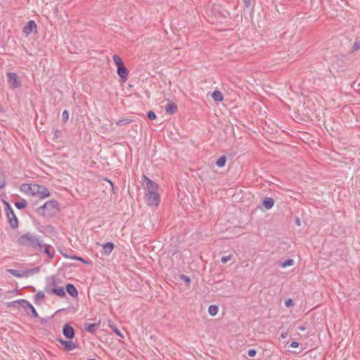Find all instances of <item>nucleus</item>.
Instances as JSON below:
<instances>
[{"label": "nucleus", "mask_w": 360, "mask_h": 360, "mask_svg": "<svg viewBox=\"0 0 360 360\" xmlns=\"http://www.w3.org/2000/svg\"><path fill=\"white\" fill-rule=\"evenodd\" d=\"M17 244L32 248L34 250L41 252L44 242L41 238L34 233L27 232L17 239Z\"/></svg>", "instance_id": "f257e3e1"}, {"label": "nucleus", "mask_w": 360, "mask_h": 360, "mask_svg": "<svg viewBox=\"0 0 360 360\" xmlns=\"http://www.w3.org/2000/svg\"><path fill=\"white\" fill-rule=\"evenodd\" d=\"M59 210L58 202L56 200L46 201L43 205L39 207L36 212L43 216H53Z\"/></svg>", "instance_id": "f03ea898"}, {"label": "nucleus", "mask_w": 360, "mask_h": 360, "mask_svg": "<svg viewBox=\"0 0 360 360\" xmlns=\"http://www.w3.org/2000/svg\"><path fill=\"white\" fill-rule=\"evenodd\" d=\"M44 291L48 294H54L60 297L65 296V292L63 287L56 285V278L54 276L47 277Z\"/></svg>", "instance_id": "7ed1b4c3"}, {"label": "nucleus", "mask_w": 360, "mask_h": 360, "mask_svg": "<svg viewBox=\"0 0 360 360\" xmlns=\"http://www.w3.org/2000/svg\"><path fill=\"white\" fill-rule=\"evenodd\" d=\"M4 203L6 205V207H5L6 215L8 219V223L12 229H15L18 227V219L16 217L10 204L7 202H4Z\"/></svg>", "instance_id": "20e7f679"}, {"label": "nucleus", "mask_w": 360, "mask_h": 360, "mask_svg": "<svg viewBox=\"0 0 360 360\" xmlns=\"http://www.w3.org/2000/svg\"><path fill=\"white\" fill-rule=\"evenodd\" d=\"M59 345L58 347L62 348L63 350L69 352L76 349L78 347V344L73 341L72 339H57Z\"/></svg>", "instance_id": "39448f33"}, {"label": "nucleus", "mask_w": 360, "mask_h": 360, "mask_svg": "<svg viewBox=\"0 0 360 360\" xmlns=\"http://www.w3.org/2000/svg\"><path fill=\"white\" fill-rule=\"evenodd\" d=\"M145 200L148 205L157 207L160 200V195L158 192L146 193Z\"/></svg>", "instance_id": "423d86ee"}, {"label": "nucleus", "mask_w": 360, "mask_h": 360, "mask_svg": "<svg viewBox=\"0 0 360 360\" xmlns=\"http://www.w3.org/2000/svg\"><path fill=\"white\" fill-rule=\"evenodd\" d=\"M6 75L8 82L12 89H16L20 86L21 84L16 73L8 72Z\"/></svg>", "instance_id": "0eeeda50"}, {"label": "nucleus", "mask_w": 360, "mask_h": 360, "mask_svg": "<svg viewBox=\"0 0 360 360\" xmlns=\"http://www.w3.org/2000/svg\"><path fill=\"white\" fill-rule=\"evenodd\" d=\"M145 179L146 186L145 190L146 193L150 192H158V185L155 182L153 181L150 179L143 176Z\"/></svg>", "instance_id": "6e6552de"}, {"label": "nucleus", "mask_w": 360, "mask_h": 360, "mask_svg": "<svg viewBox=\"0 0 360 360\" xmlns=\"http://www.w3.org/2000/svg\"><path fill=\"white\" fill-rule=\"evenodd\" d=\"M23 33L28 36L33 32H37V24L34 20H30L24 26L22 29Z\"/></svg>", "instance_id": "1a4fd4ad"}, {"label": "nucleus", "mask_w": 360, "mask_h": 360, "mask_svg": "<svg viewBox=\"0 0 360 360\" xmlns=\"http://www.w3.org/2000/svg\"><path fill=\"white\" fill-rule=\"evenodd\" d=\"M63 334L65 338H74L75 330L70 324H65L63 328Z\"/></svg>", "instance_id": "9d476101"}, {"label": "nucleus", "mask_w": 360, "mask_h": 360, "mask_svg": "<svg viewBox=\"0 0 360 360\" xmlns=\"http://www.w3.org/2000/svg\"><path fill=\"white\" fill-rule=\"evenodd\" d=\"M42 251L46 254L50 259H53L55 255V250L52 245L44 243Z\"/></svg>", "instance_id": "9b49d317"}, {"label": "nucleus", "mask_w": 360, "mask_h": 360, "mask_svg": "<svg viewBox=\"0 0 360 360\" xmlns=\"http://www.w3.org/2000/svg\"><path fill=\"white\" fill-rule=\"evenodd\" d=\"M117 72L122 80H127V76L129 73V71L127 68L124 66V65L117 67Z\"/></svg>", "instance_id": "f8f14e48"}, {"label": "nucleus", "mask_w": 360, "mask_h": 360, "mask_svg": "<svg viewBox=\"0 0 360 360\" xmlns=\"http://www.w3.org/2000/svg\"><path fill=\"white\" fill-rule=\"evenodd\" d=\"M98 327H99V323H85L84 324V330L88 331L91 334H94L96 329L98 328Z\"/></svg>", "instance_id": "ddd939ff"}, {"label": "nucleus", "mask_w": 360, "mask_h": 360, "mask_svg": "<svg viewBox=\"0 0 360 360\" xmlns=\"http://www.w3.org/2000/svg\"><path fill=\"white\" fill-rule=\"evenodd\" d=\"M50 195V192L47 188L45 186L40 185L39 193L37 194V197H39L41 199L47 198Z\"/></svg>", "instance_id": "4468645a"}, {"label": "nucleus", "mask_w": 360, "mask_h": 360, "mask_svg": "<svg viewBox=\"0 0 360 360\" xmlns=\"http://www.w3.org/2000/svg\"><path fill=\"white\" fill-rule=\"evenodd\" d=\"M66 290L72 297H76L78 295V291L73 284L68 283L66 285Z\"/></svg>", "instance_id": "2eb2a0df"}, {"label": "nucleus", "mask_w": 360, "mask_h": 360, "mask_svg": "<svg viewBox=\"0 0 360 360\" xmlns=\"http://www.w3.org/2000/svg\"><path fill=\"white\" fill-rule=\"evenodd\" d=\"M274 205V200L271 198H265L262 201V206L266 210H270Z\"/></svg>", "instance_id": "dca6fc26"}, {"label": "nucleus", "mask_w": 360, "mask_h": 360, "mask_svg": "<svg viewBox=\"0 0 360 360\" xmlns=\"http://www.w3.org/2000/svg\"><path fill=\"white\" fill-rule=\"evenodd\" d=\"M32 185L33 184H24L20 186V191L32 195Z\"/></svg>", "instance_id": "f3484780"}, {"label": "nucleus", "mask_w": 360, "mask_h": 360, "mask_svg": "<svg viewBox=\"0 0 360 360\" xmlns=\"http://www.w3.org/2000/svg\"><path fill=\"white\" fill-rule=\"evenodd\" d=\"M165 111L169 115H174L177 111V105L174 103H169L165 107Z\"/></svg>", "instance_id": "a211bd4d"}, {"label": "nucleus", "mask_w": 360, "mask_h": 360, "mask_svg": "<svg viewBox=\"0 0 360 360\" xmlns=\"http://www.w3.org/2000/svg\"><path fill=\"white\" fill-rule=\"evenodd\" d=\"M114 248V244L112 242H108L103 245V249L105 255H110Z\"/></svg>", "instance_id": "6ab92c4d"}, {"label": "nucleus", "mask_w": 360, "mask_h": 360, "mask_svg": "<svg viewBox=\"0 0 360 360\" xmlns=\"http://www.w3.org/2000/svg\"><path fill=\"white\" fill-rule=\"evenodd\" d=\"M211 96L215 101H221L224 98L222 93L219 90H214Z\"/></svg>", "instance_id": "aec40b11"}, {"label": "nucleus", "mask_w": 360, "mask_h": 360, "mask_svg": "<svg viewBox=\"0 0 360 360\" xmlns=\"http://www.w3.org/2000/svg\"><path fill=\"white\" fill-rule=\"evenodd\" d=\"M14 303H18V304H20V306L25 310H27L29 308L32 307V304H30V302L26 300H18L14 302Z\"/></svg>", "instance_id": "412c9836"}, {"label": "nucleus", "mask_w": 360, "mask_h": 360, "mask_svg": "<svg viewBox=\"0 0 360 360\" xmlns=\"http://www.w3.org/2000/svg\"><path fill=\"white\" fill-rule=\"evenodd\" d=\"M132 122H133L132 119H131L129 117H127V118H123V119L119 120L116 122V124L117 126H125L127 124H129L131 123Z\"/></svg>", "instance_id": "4be33fe9"}, {"label": "nucleus", "mask_w": 360, "mask_h": 360, "mask_svg": "<svg viewBox=\"0 0 360 360\" xmlns=\"http://www.w3.org/2000/svg\"><path fill=\"white\" fill-rule=\"evenodd\" d=\"M8 271L15 277L20 278L25 274V272H22L15 269H8Z\"/></svg>", "instance_id": "5701e85b"}, {"label": "nucleus", "mask_w": 360, "mask_h": 360, "mask_svg": "<svg viewBox=\"0 0 360 360\" xmlns=\"http://www.w3.org/2000/svg\"><path fill=\"white\" fill-rule=\"evenodd\" d=\"M226 162V157L225 155H221L216 162V165L219 167H223Z\"/></svg>", "instance_id": "b1692460"}, {"label": "nucleus", "mask_w": 360, "mask_h": 360, "mask_svg": "<svg viewBox=\"0 0 360 360\" xmlns=\"http://www.w3.org/2000/svg\"><path fill=\"white\" fill-rule=\"evenodd\" d=\"M15 205L18 209H22L27 207V202L25 199H22L20 201L15 202Z\"/></svg>", "instance_id": "393cba45"}, {"label": "nucleus", "mask_w": 360, "mask_h": 360, "mask_svg": "<svg viewBox=\"0 0 360 360\" xmlns=\"http://www.w3.org/2000/svg\"><path fill=\"white\" fill-rule=\"evenodd\" d=\"M44 298V292L43 291H38L34 295V303H39L40 300Z\"/></svg>", "instance_id": "a878e982"}, {"label": "nucleus", "mask_w": 360, "mask_h": 360, "mask_svg": "<svg viewBox=\"0 0 360 360\" xmlns=\"http://www.w3.org/2000/svg\"><path fill=\"white\" fill-rule=\"evenodd\" d=\"M208 312L211 316H215L218 312V307L216 305H210L208 309Z\"/></svg>", "instance_id": "bb28decb"}, {"label": "nucleus", "mask_w": 360, "mask_h": 360, "mask_svg": "<svg viewBox=\"0 0 360 360\" xmlns=\"http://www.w3.org/2000/svg\"><path fill=\"white\" fill-rule=\"evenodd\" d=\"M112 59H113V61L115 62V63L117 65V67L124 65V63H123L122 58L119 56L114 55L112 56Z\"/></svg>", "instance_id": "cd10ccee"}, {"label": "nucleus", "mask_w": 360, "mask_h": 360, "mask_svg": "<svg viewBox=\"0 0 360 360\" xmlns=\"http://www.w3.org/2000/svg\"><path fill=\"white\" fill-rule=\"evenodd\" d=\"M40 185L37 184H33L32 185V196H37V194L39 193Z\"/></svg>", "instance_id": "c85d7f7f"}, {"label": "nucleus", "mask_w": 360, "mask_h": 360, "mask_svg": "<svg viewBox=\"0 0 360 360\" xmlns=\"http://www.w3.org/2000/svg\"><path fill=\"white\" fill-rule=\"evenodd\" d=\"M293 263H294L293 259H288L285 260L283 262H282L281 266L282 267H287V266H292L293 264Z\"/></svg>", "instance_id": "c756f323"}, {"label": "nucleus", "mask_w": 360, "mask_h": 360, "mask_svg": "<svg viewBox=\"0 0 360 360\" xmlns=\"http://www.w3.org/2000/svg\"><path fill=\"white\" fill-rule=\"evenodd\" d=\"M65 257H68V258H70L72 259H75V260H78V261L82 262L84 264L87 263V262L86 260H84L83 258H82L80 257H78V256H76V255H71V256L65 255Z\"/></svg>", "instance_id": "7c9ffc66"}, {"label": "nucleus", "mask_w": 360, "mask_h": 360, "mask_svg": "<svg viewBox=\"0 0 360 360\" xmlns=\"http://www.w3.org/2000/svg\"><path fill=\"white\" fill-rule=\"evenodd\" d=\"M69 119V112L67 110H63L62 113V120L65 123Z\"/></svg>", "instance_id": "2f4dec72"}, {"label": "nucleus", "mask_w": 360, "mask_h": 360, "mask_svg": "<svg viewBox=\"0 0 360 360\" xmlns=\"http://www.w3.org/2000/svg\"><path fill=\"white\" fill-rule=\"evenodd\" d=\"M5 184H6L5 176L3 174V173L0 171V188H2L3 187H4Z\"/></svg>", "instance_id": "473e14b6"}, {"label": "nucleus", "mask_w": 360, "mask_h": 360, "mask_svg": "<svg viewBox=\"0 0 360 360\" xmlns=\"http://www.w3.org/2000/svg\"><path fill=\"white\" fill-rule=\"evenodd\" d=\"M179 278L181 281H184L185 283H186L188 285H189V283L191 282V279L188 276H187L186 275H184V274H181L179 276Z\"/></svg>", "instance_id": "72a5a7b5"}, {"label": "nucleus", "mask_w": 360, "mask_h": 360, "mask_svg": "<svg viewBox=\"0 0 360 360\" xmlns=\"http://www.w3.org/2000/svg\"><path fill=\"white\" fill-rule=\"evenodd\" d=\"M110 328L115 333L116 335H117L120 338H124L123 335L121 333L120 330L117 327L110 326Z\"/></svg>", "instance_id": "f704fd0d"}, {"label": "nucleus", "mask_w": 360, "mask_h": 360, "mask_svg": "<svg viewBox=\"0 0 360 360\" xmlns=\"http://www.w3.org/2000/svg\"><path fill=\"white\" fill-rule=\"evenodd\" d=\"M147 117L148 119L153 120L156 118V115L153 111L150 110L147 112Z\"/></svg>", "instance_id": "c9c22d12"}, {"label": "nucleus", "mask_w": 360, "mask_h": 360, "mask_svg": "<svg viewBox=\"0 0 360 360\" xmlns=\"http://www.w3.org/2000/svg\"><path fill=\"white\" fill-rule=\"evenodd\" d=\"M360 49V41H355L352 46V51Z\"/></svg>", "instance_id": "e433bc0d"}, {"label": "nucleus", "mask_w": 360, "mask_h": 360, "mask_svg": "<svg viewBox=\"0 0 360 360\" xmlns=\"http://www.w3.org/2000/svg\"><path fill=\"white\" fill-rule=\"evenodd\" d=\"M231 257H232V255H228V256H224V257H221V262H222V263H224V264H225V263H226L228 261L231 260Z\"/></svg>", "instance_id": "4c0bfd02"}, {"label": "nucleus", "mask_w": 360, "mask_h": 360, "mask_svg": "<svg viewBox=\"0 0 360 360\" xmlns=\"http://www.w3.org/2000/svg\"><path fill=\"white\" fill-rule=\"evenodd\" d=\"M28 309L30 310L32 316L38 317V314L32 305V307L29 308Z\"/></svg>", "instance_id": "58836bf2"}, {"label": "nucleus", "mask_w": 360, "mask_h": 360, "mask_svg": "<svg viewBox=\"0 0 360 360\" xmlns=\"http://www.w3.org/2000/svg\"><path fill=\"white\" fill-rule=\"evenodd\" d=\"M285 304L287 307H292L293 304H294V302L292 301V299H288L285 302Z\"/></svg>", "instance_id": "ea45409f"}, {"label": "nucleus", "mask_w": 360, "mask_h": 360, "mask_svg": "<svg viewBox=\"0 0 360 360\" xmlns=\"http://www.w3.org/2000/svg\"><path fill=\"white\" fill-rule=\"evenodd\" d=\"M256 350L253 349H249L248 352V354L250 357H254L256 355Z\"/></svg>", "instance_id": "a19ab883"}, {"label": "nucleus", "mask_w": 360, "mask_h": 360, "mask_svg": "<svg viewBox=\"0 0 360 360\" xmlns=\"http://www.w3.org/2000/svg\"><path fill=\"white\" fill-rule=\"evenodd\" d=\"M299 346V344L298 342H292L289 344V345L288 346V348H297V347Z\"/></svg>", "instance_id": "79ce46f5"}, {"label": "nucleus", "mask_w": 360, "mask_h": 360, "mask_svg": "<svg viewBox=\"0 0 360 360\" xmlns=\"http://www.w3.org/2000/svg\"><path fill=\"white\" fill-rule=\"evenodd\" d=\"M61 136V131L59 129H56L54 131V137L58 139Z\"/></svg>", "instance_id": "37998d69"}, {"label": "nucleus", "mask_w": 360, "mask_h": 360, "mask_svg": "<svg viewBox=\"0 0 360 360\" xmlns=\"http://www.w3.org/2000/svg\"><path fill=\"white\" fill-rule=\"evenodd\" d=\"M246 8H250L252 5V0H243Z\"/></svg>", "instance_id": "c03bdc74"}, {"label": "nucleus", "mask_w": 360, "mask_h": 360, "mask_svg": "<svg viewBox=\"0 0 360 360\" xmlns=\"http://www.w3.org/2000/svg\"><path fill=\"white\" fill-rule=\"evenodd\" d=\"M223 18L226 19L227 18V15H229V12L226 10H224L223 13H221Z\"/></svg>", "instance_id": "a18cd8bd"}, {"label": "nucleus", "mask_w": 360, "mask_h": 360, "mask_svg": "<svg viewBox=\"0 0 360 360\" xmlns=\"http://www.w3.org/2000/svg\"><path fill=\"white\" fill-rule=\"evenodd\" d=\"M295 224H296L297 226H300V225H301L300 219L298 217H296V218H295Z\"/></svg>", "instance_id": "49530a36"}, {"label": "nucleus", "mask_w": 360, "mask_h": 360, "mask_svg": "<svg viewBox=\"0 0 360 360\" xmlns=\"http://www.w3.org/2000/svg\"><path fill=\"white\" fill-rule=\"evenodd\" d=\"M298 329H300L301 330H304L305 329V328L304 326H299Z\"/></svg>", "instance_id": "de8ad7c7"}, {"label": "nucleus", "mask_w": 360, "mask_h": 360, "mask_svg": "<svg viewBox=\"0 0 360 360\" xmlns=\"http://www.w3.org/2000/svg\"><path fill=\"white\" fill-rule=\"evenodd\" d=\"M281 338H285V337L284 336V334H283V333L281 335Z\"/></svg>", "instance_id": "09e8293b"}, {"label": "nucleus", "mask_w": 360, "mask_h": 360, "mask_svg": "<svg viewBox=\"0 0 360 360\" xmlns=\"http://www.w3.org/2000/svg\"><path fill=\"white\" fill-rule=\"evenodd\" d=\"M1 111V107L0 106V112Z\"/></svg>", "instance_id": "8fccbe9b"}, {"label": "nucleus", "mask_w": 360, "mask_h": 360, "mask_svg": "<svg viewBox=\"0 0 360 360\" xmlns=\"http://www.w3.org/2000/svg\"><path fill=\"white\" fill-rule=\"evenodd\" d=\"M88 360H95V359H88Z\"/></svg>", "instance_id": "3c124183"}]
</instances>
